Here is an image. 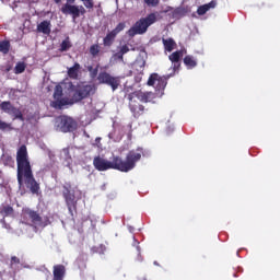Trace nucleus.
Masks as SVG:
<instances>
[{"label": "nucleus", "instance_id": "obj_21", "mask_svg": "<svg viewBox=\"0 0 280 280\" xmlns=\"http://www.w3.org/2000/svg\"><path fill=\"white\" fill-rule=\"evenodd\" d=\"M19 266H21V259L16 256H12L10 261L11 270H13V272H16L19 270Z\"/></svg>", "mask_w": 280, "mask_h": 280}, {"label": "nucleus", "instance_id": "obj_7", "mask_svg": "<svg viewBox=\"0 0 280 280\" xmlns=\"http://www.w3.org/2000/svg\"><path fill=\"white\" fill-rule=\"evenodd\" d=\"M22 220H24L25 224H27V222H31V224L35 226V229H45V226H47L48 224L46 221L43 220L38 211H35L31 208L22 209Z\"/></svg>", "mask_w": 280, "mask_h": 280}, {"label": "nucleus", "instance_id": "obj_9", "mask_svg": "<svg viewBox=\"0 0 280 280\" xmlns=\"http://www.w3.org/2000/svg\"><path fill=\"white\" fill-rule=\"evenodd\" d=\"M56 128L59 132H74V130H78V121L72 117L62 115L56 118Z\"/></svg>", "mask_w": 280, "mask_h": 280}, {"label": "nucleus", "instance_id": "obj_24", "mask_svg": "<svg viewBox=\"0 0 280 280\" xmlns=\"http://www.w3.org/2000/svg\"><path fill=\"white\" fill-rule=\"evenodd\" d=\"M27 66H25V62L23 61H19L16 65H15V68H14V73L16 75L23 73L25 71Z\"/></svg>", "mask_w": 280, "mask_h": 280}, {"label": "nucleus", "instance_id": "obj_37", "mask_svg": "<svg viewBox=\"0 0 280 280\" xmlns=\"http://www.w3.org/2000/svg\"><path fill=\"white\" fill-rule=\"evenodd\" d=\"M143 280H148V279L144 278Z\"/></svg>", "mask_w": 280, "mask_h": 280}, {"label": "nucleus", "instance_id": "obj_27", "mask_svg": "<svg viewBox=\"0 0 280 280\" xmlns=\"http://www.w3.org/2000/svg\"><path fill=\"white\" fill-rule=\"evenodd\" d=\"M207 12H209V7L207 4L200 5L197 10V14H199V16L207 14Z\"/></svg>", "mask_w": 280, "mask_h": 280}, {"label": "nucleus", "instance_id": "obj_30", "mask_svg": "<svg viewBox=\"0 0 280 280\" xmlns=\"http://www.w3.org/2000/svg\"><path fill=\"white\" fill-rule=\"evenodd\" d=\"M0 130H12V125L0 119Z\"/></svg>", "mask_w": 280, "mask_h": 280}, {"label": "nucleus", "instance_id": "obj_29", "mask_svg": "<svg viewBox=\"0 0 280 280\" xmlns=\"http://www.w3.org/2000/svg\"><path fill=\"white\" fill-rule=\"evenodd\" d=\"M90 54L92 56H97L100 54V46L97 44H94L90 47Z\"/></svg>", "mask_w": 280, "mask_h": 280}, {"label": "nucleus", "instance_id": "obj_11", "mask_svg": "<svg viewBox=\"0 0 280 280\" xmlns=\"http://www.w3.org/2000/svg\"><path fill=\"white\" fill-rule=\"evenodd\" d=\"M0 110L7 113V115H12L14 119H20V121H25V117H23V113L21 109L14 107L10 101H4L0 104Z\"/></svg>", "mask_w": 280, "mask_h": 280}, {"label": "nucleus", "instance_id": "obj_32", "mask_svg": "<svg viewBox=\"0 0 280 280\" xmlns=\"http://www.w3.org/2000/svg\"><path fill=\"white\" fill-rule=\"evenodd\" d=\"M1 71H4V73H10V71H12V66L10 63L7 66H2Z\"/></svg>", "mask_w": 280, "mask_h": 280}, {"label": "nucleus", "instance_id": "obj_4", "mask_svg": "<svg viewBox=\"0 0 280 280\" xmlns=\"http://www.w3.org/2000/svg\"><path fill=\"white\" fill-rule=\"evenodd\" d=\"M72 98L69 101V98L62 97V85H56L52 94L54 101L50 102L51 108L62 110L69 104H75L91 97V95H95V85L80 83L72 88Z\"/></svg>", "mask_w": 280, "mask_h": 280}, {"label": "nucleus", "instance_id": "obj_8", "mask_svg": "<svg viewBox=\"0 0 280 280\" xmlns=\"http://www.w3.org/2000/svg\"><path fill=\"white\" fill-rule=\"evenodd\" d=\"M62 189V196L66 200L68 211L70 215L73 217V211H78V200H75V192H73L71 183L63 184Z\"/></svg>", "mask_w": 280, "mask_h": 280}, {"label": "nucleus", "instance_id": "obj_36", "mask_svg": "<svg viewBox=\"0 0 280 280\" xmlns=\"http://www.w3.org/2000/svg\"><path fill=\"white\" fill-rule=\"evenodd\" d=\"M55 3L60 4L62 3V0H54Z\"/></svg>", "mask_w": 280, "mask_h": 280}, {"label": "nucleus", "instance_id": "obj_18", "mask_svg": "<svg viewBox=\"0 0 280 280\" xmlns=\"http://www.w3.org/2000/svg\"><path fill=\"white\" fill-rule=\"evenodd\" d=\"M162 43L164 45V49L165 51H174V49L176 48V42L174 40V38L170 37L167 39L162 38Z\"/></svg>", "mask_w": 280, "mask_h": 280}, {"label": "nucleus", "instance_id": "obj_13", "mask_svg": "<svg viewBox=\"0 0 280 280\" xmlns=\"http://www.w3.org/2000/svg\"><path fill=\"white\" fill-rule=\"evenodd\" d=\"M67 268L65 265H55L52 270V280H65Z\"/></svg>", "mask_w": 280, "mask_h": 280}, {"label": "nucleus", "instance_id": "obj_14", "mask_svg": "<svg viewBox=\"0 0 280 280\" xmlns=\"http://www.w3.org/2000/svg\"><path fill=\"white\" fill-rule=\"evenodd\" d=\"M37 32H39L40 34H46L49 35L51 34V22L44 20L43 22H40L37 25Z\"/></svg>", "mask_w": 280, "mask_h": 280}, {"label": "nucleus", "instance_id": "obj_6", "mask_svg": "<svg viewBox=\"0 0 280 280\" xmlns=\"http://www.w3.org/2000/svg\"><path fill=\"white\" fill-rule=\"evenodd\" d=\"M154 23H156V13H150L148 16L141 18L137 21L127 34L130 38H135L137 34H145V32H148V27H150V25H154Z\"/></svg>", "mask_w": 280, "mask_h": 280}, {"label": "nucleus", "instance_id": "obj_15", "mask_svg": "<svg viewBox=\"0 0 280 280\" xmlns=\"http://www.w3.org/2000/svg\"><path fill=\"white\" fill-rule=\"evenodd\" d=\"M0 215L2 218H12L14 215V208L8 203H2L0 206Z\"/></svg>", "mask_w": 280, "mask_h": 280}, {"label": "nucleus", "instance_id": "obj_34", "mask_svg": "<svg viewBox=\"0 0 280 280\" xmlns=\"http://www.w3.org/2000/svg\"><path fill=\"white\" fill-rule=\"evenodd\" d=\"M114 58H116L117 60H120L121 62H124V55L118 51L114 55Z\"/></svg>", "mask_w": 280, "mask_h": 280}, {"label": "nucleus", "instance_id": "obj_33", "mask_svg": "<svg viewBox=\"0 0 280 280\" xmlns=\"http://www.w3.org/2000/svg\"><path fill=\"white\" fill-rule=\"evenodd\" d=\"M206 5L208 7V10H211L212 8H215V5H218V2L215 0H212Z\"/></svg>", "mask_w": 280, "mask_h": 280}, {"label": "nucleus", "instance_id": "obj_16", "mask_svg": "<svg viewBox=\"0 0 280 280\" xmlns=\"http://www.w3.org/2000/svg\"><path fill=\"white\" fill-rule=\"evenodd\" d=\"M82 69V67L80 66V63L75 62L73 65V67L68 69V77L71 80H78V77L80 74V70Z\"/></svg>", "mask_w": 280, "mask_h": 280}, {"label": "nucleus", "instance_id": "obj_31", "mask_svg": "<svg viewBox=\"0 0 280 280\" xmlns=\"http://www.w3.org/2000/svg\"><path fill=\"white\" fill-rule=\"evenodd\" d=\"M120 54L122 55V56H126V54H128V51H130V48L128 47V45H122L121 47H120Z\"/></svg>", "mask_w": 280, "mask_h": 280}, {"label": "nucleus", "instance_id": "obj_35", "mask_svg": "<svg viewBox=\"0 0 280 280\" xmlns=\"http://www.w3.org/2000/svg\"><path fill=\"white\" fill-rule=\"evenodd\" d=\"M140 69H143L145 67V61H143L141 65H139Z\"/></svg>", "mask_w": 280, "mask_h": 280}, {"label": "nucleus", "instance_id": "obj_19", "mask_svg": "<svg viewBox=\"0 0 280 280\" xmlns=\"http://www.w3.org/2000/svg\"><path fill=\"white\" fill-rule=\"evenodd\" d=\"M115 38H117V35L110 31L103 39L104 47H110L115 43Z\"/></svg>", "mask_w": 280, "mask_h": 280}, {"label": "nucleus", "instance_id": "obj_5", "mask_svg": "<svg viewBox=\"0 0 280 280\" xmlns=\"http://www.w3.org/2000/svg\"><path fill=\"white\" fill-rule=\"evenodd\" d=\"M88 71L90 72L92 80H95L96 78L98 80V84H106L107 86H110L112 91H117L121 84L119 77H113L106 71L100 72V66H96V68L89 66Z\"/></svg>", "mask_w": 280, "mask_h": 280}, {"label": "nucleus", "instance_id": "obj_22", "mask_svg": "<svg viewBox=\"0 0 280 280\" xmlns=\"http://www.w3.org/2000/svg\"><path fill=\"white\" fill-rule=\"evenodd\" d=\"M71 47H72L71 40H69V37H67L61 42L59 51H69Z\"/></svg>", "mask_w": 280, "mask_h": 280}, {"label": "nucleus", "instance_id": "obj_10", "mask_svg": "<svg viewBox=\"0 0 280 280\" xmlns=\"http://www.w3.org/2000/svg\"><path fill=\"white\" fill-rule=\"evenodd\" d=\"M75 0H67L61 7L62 14H70L72 19H80V16H84L86 14V9L83 5H75Z\"/></svg>", "mask_w": 280, "mask_h": 280}, {"label": "nucleus", "instance_id": "obj_1", "mask_svg": "<svg viewBox=\"0 0 280 280\" xmlns=\"http://www.w3.org/2000/svg\"><path fill=\"white\" fill-rule=\"evenodd\" d=\"M147 84L148 86H154L155 93L135 91L127 95V100L129 101V109L133 117H139L145 110V107L139 102L148 104L150 102H154L156 97H163V91H165V86H167V78L161 77L159 73H152L149 77Z\"/></svg>", "mask_w": 280, "mask_h": 280}, {"label": "nucleus", "instance_id": "obj_28", "mask_svg": "<svg viewBox=\"0 0 280 280\" xmlns=\"http://www.w3.org/2000/svg\"><path fill=\"white\" fill-rule=\"evenodd\" d=\"M143 2L149 7V8H156L159 5L160 0H143Z\"/></svg>", "mask_w": 280, "mask_h": 280}, {"label": "nucleus", "instance_id": "obj_20", "mask_svg": "<svg viewBox=\"0 0 280 280\" xmlns=\"http://www.w3.org/2000/svg\"><path fill=\"white\" fill-rule=\"evenodd\" d=\"M10 40H2L0 42V54H3L4 56L10 54Z\"/></svg>", "mask_w": 280, "mask_h": 280}, {"label": "nucleus", "instance_id": "obj_2", "mask_svg": "<svg viewBox=\"0 0 280 280\" xmlns=\"http://www.w3.org/2000/svg\"><path fill=\"white\" fill-rule=\"evenodd\" d=\"M16 165H18V183L23 186V180L33 194L40 191V184L34 178L32 172V163L30 162V153H27V145L22 144L16 151Z\"/></svg>", "mask_w": 280, "mask_h": 280}, {"label": "nucleus", "instance_id": "obj_17", "mask_svg": "<svg viewBox=\"0 0 280 280\" xmlns=\"http://www.w3.org/2000/svg\"><path fill=\"white\" fill-rule=\"evenodd\" d=\"M184 65L187 69H196V67H198V61L194 56L187 55L184 57Z\"/></svg>", "mask_w": 280, "mask_h": 280}, {"label": "nucleus", "instance_id": "obj_23", "mask_svg": "<svg viewBox=\"0 0 280 280\" xmlns=\"http://www.w3.org/2000/svg\"><path fill=\"white\" fill-rule=\"evenodd\" d=\"M75 264L79 270H86V258H84V256L78 257Z\"/></svg>", "mask_w": 280, "mask_h": 280}, {"label": "nucleus", "instance_id": "obj_25", "mask_svg": "<svg viewBox=\"0 0 280 280\" xmlns=\"http://www.w3.org/2000/svg\"><path fill=\"white\" fill-rule=\"evenodd\" d=\"M124 30H126V23L120 22L112 32L117 36V34H119V32H124Z\"/></svg>", "mask_w": 280, "mask_h": 280}, {"label": "nucleus", "instance_id": "obj_26", "mask_svg": "<svg viewBox=\"0 0 280 280\" xmlns=\"http://www.w3.org/2000/svg\"><path fill=\"white\" fill-rule=\"evenodd\" d=\"M84 8H86V10H93V8H95V2L93 0H81Z\"/></svg>", "mask_w": 280, "mask_h": 280}, {"label": "nucleus", "instance_id": "obj_3", "mask_svg": "<svg viewBox=\"0 0 280 280\" xmlns=\"http://www.w3.org/2000/svg\"><path fill=\"white\" fill-rule=\"evenodd\" d=\"M141 161V153L131 150L127 153L126 159H121L116 155L112 161L102 159L101 156H95L93 160V165L97 172H106L107 170H117L118 172H131L137 167V163Z\"/></svg>", "mask_w": 280, "mask_h": 280}, {"label": "nucleus", "instance_id": "obj_12", "mask_svg": "<svg viewBox=\"0 0 280 280\" xmlns=\"http://www.w3.org/2000/svg\"><path fill=\"white\" fill-rule=\"evenodd\" d=\"M183 59V50H177L172 52L168 56V60L172 62V69H173V73H171L166 78V82L167 80H170V78H172V75H174V73H176V71H180V60Z\"/></svg>", "mask_w": 280, "mask_h": 280}]
</instances>
